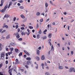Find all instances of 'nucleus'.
I'll return each mask as SVG.
<instances>
[{"label": "nucleus", "mask_w": 75, "mask_h": 75, "mask_svg": "<svg viewBox=\"0 0 75 75\" xmlns=\"http://www.w3.org/2000/svg\"><path fill=\"white\" fill-rule=\"evenodd\" d=\"M59 69H63V68H64V67L62 66H59Z\"/></svg>", "instance_id": "16"}, {"label": "nucleus", "mask_w": 75, "mask_h": 75, "mask_svg": "<svg viewBox=\"0 0 75 75\" xmlns=\"http://www.w3.org/2000/svg\"><path fill=\"white\" fill-rule=\"evenodd\" d=\"M45 8H47V7H48V3L47 2L45 3Z\"/></svg>", "instance_id": "14"}, {"label": "nucleus", "mask_w": 75, "mask_h": 75, "mask_svg": "<svg viewBox=\"0 0 75 75\" xmlns=\"http://www.w3.org/2000/svg\"><path fill=\"white\" fill-rule=\"evenodd\" d=\"M23 40V38H20L19 39H18V40L20 41H21Z\"/></svg>", "instance_id": "34"}, {"label": "nucleus", "mask_w": 75, "mask_h": 75, "mask_svg": "<svg viewBox=\"0 0 75 75\" xmlns=\"http://www.w3.org/2000/svg\"><path fill=\"white\" fill-rule=\"evenodd\" d=\"M21 9H24V7L23 6H20L19 7Z\"/></svg>", "instance_id": "36"}, {"label": "nucleus", "mask_w": 75, "mask_h": 75, "mask_svg": "<svg viewBox=\"0 0 75 75\" xmlns=\"http://www.w3.org/2000/svg\"><path fill=\"white\" fill-rule=\"evenodd\" d=\"M5 27L6 28H8V26L7 25H6Z\"/></svg>", "instance_id": "60"}, {"label": "nucleus", "mask_w": 75, "mask_h": 75, "mask_svg": "<svg viewBox=\"0 0 75 75\" xmlns=\"http://www.w3.org/2000/svg\"><path fill=\"white\" fill-rule=\"evenodd\" d=\"M74 70H75V68L74 67H71L69 68V72L70 73H71L73 72H74Z\"/></svg>", "instance_id": "2"}, {"label": "nucleus", "mask_w": 75, "mask_h": 75, "mask_svg": "<svg viewBox=\"0 0 75 75\" xmlns=\"http://www.w3.org/2000/svg\"><path fill=\"white\" fill-rule=\"evenodd\" d=\"M10 45L13 46V45H16V44L14 43L11 42L10 43Z\"/></svg>", "instance_id": "8"}, {"label": "nucleus", "mask_w": 75, "mask_h": 75, "mask_svg": "<svg viewBox=\"0 0 75 75\" xmlns=\"http://www.w3.org/2000/svg\"><path fill=\"white\" fill-rule=\"evenodd\" d=\"M35 59H37V60L40 61V57L38 56H36L35 57Z\"/></svg>", "instance_id": "11"}, {"label": "nucleus", "mask_w": 75, "mask_h": 75, "mask_svg": "<svg viewBox=\"0 0 75 75\" xmlns=\"http://www.w3.org/2000/svg\"><path fill=\"white\" fill-rule=\"evenodd\" d=\"M40 22H42V21H43V19H40Z\"/></svg>", "instance_id": "58"}, {"label": "nucleus", "mask_w": 75, "mask_h": 75, "mask_svg": "<svg viewBox=\"0 0 75 75\" xmlns=\"http://www.w3.org/2000/svg\"><path fill=\"white\" fill-rule=\"evenodd\" d=\"M6 31L5 30H3L2 31L1 33H4Z\"/></svg>", "instance_id": "53"}, {"label": "nucleus", "mask_w": 75, "mask_h": 75, "mask_svg": "<svg viewBox=\"0 0 75 75\" xmlns=\"http://www.w3.org/2000/svg\"><path fill=\"white\" fill-rule=\"evenodd\" d=\"M38 33L39 34H41L42 33V32H41V29L38 32Z\"/></svg>", "instance_id": "29"}, {"label": "nucleus", "mask_w": 75, "mask_h": 75, "mask_svg": "<svg viewBox=\"0 0 75 75\" xmlns=\"http://www.w3.org/2000/svg\"><path fill=\"white\" fill-rule=\"evenodd\" d=\"M8 6V4H6L4 7V9H3L1 10L0 11V12H1L2 13H4L6 10V9L7 8V6Z\"/></svg>", "instance_id": "1"}, {"label": "nucleus", "mask_w": 75, "mask_h": 75, "mask_svg": "<svg viewBox=\"0 0 75 75\" xmlns=\"http://www.w3.org/2000/svg\"><path fill=\"white\" fill-rule=\"evenodd\" d=\"M26 55H30V53H29L28 52L27 53H26Z\"/></svg>", "instance_id": "49"}, {"label": "nucleus", "mask_w": 75, "mask_h": 75, "mask_svg": "<svg viewBox=\"0 0 75 75\" xmlns=\"http://www.w3.org/2000/svg\"><path fill=\"white\" fill-rule=\"evenodd\" d=\"M40 38V35L38 34L37 35V38L38 39Z\"/></svg>", "instance_id": "28"}, {"label": "nucleus", "mask_w": 75, "mask_h": 75, "mask_svg": "<svg viewBox=\"0 0 75 75\" xmlns=\"http://www.w3.org/2000/svg\"><path fill=\"white\" fill-rule=\"evenodd\" d=\"M48 43H49V45H50L51 46V42H48Z\"/></svg>", "instance_id": "62"}, {"label": "nucleus", "mask_w": 75, "mask_h": 75, "mask_svg": "<svg viewBox=\"0 0 75 75\" xmlns=\"http://www.w3.org/2000/svg\"><path fill=\"white\" fill-rule=\"evenodd\" d=\"M19 34H18V32H17L16 34V38L17 39H18L20 37V35H19Z\"/></svg>", "instance_id": "5"}, {"label": "nucleus", "mask_w": 75, "mask_h": 75, "mask_svg": "<svg viewBox=\"0 0 75 75\" xmlns=\"http://www.w3.org/2000/svg\"><path fill=\"white\" fill-rule=\"evenodd\" d=\"M23 55V52H21L19 54H18V56L19 57H20V56H21Z\"/></svg>", "instance_id": "23"}, {"label": "nucleus", "mask_w": 75, "mask_h": 75, "mask_svg": "<svg viewBox=\"0 0 75 75\" xmlns=\"http://www.w3.org/2000/svg\"><path fill=\"white\" fill-rule=\"evenodd\" d=\"M25 67L27 69H28V66L27 65H25Z\"/></svg>", "instance_id": "52"}, {"label": "nucleus", "mask_w": 75, "mask_h": 75, "mask_svg": "<svg viewBox=\"0 0 75 75\" xmlns=\"http://www.w3.org/2000/svg\"><path fill=\"white\" fill-rule=\"evenodd\" d=\"M5 62H6V64H8V61H7V60Z\"/></svg>", "instance_id": "61"}, {"label": "nucleus", "mask_w": 75, "mask_h": 75, "mask_svg": "<svg viewBox=\"0 0 75 75\" xmlns=\"http://www.w3.org/2000/svg\"><path fill=\"white\" fill-rule=\"evenodd\" d=\"M2 66H3V64L1 63L0 64V68H1Z\"/></svg>", "instance_id": "48"}, {"label": "nucleus", "mask_w": 75, "mask_h": 75, "mask_svg": "<svg viewBox=\"0 0 75 75\" xmlns=\"http://www.w3.org/2000/svg\"><path fill=\"white\" fill-rule=\"evenodd\" d=\"M46 11L45 12V13H48V11H47V8H45Z\"/></svg>", "instance_id": "47"}, {"label": "nucleus", "mask_w": 75, "mask_h": 75, "mask_svg": "<svg viewBox=\"0 0 75 75\" xmlns=\"http://www.w3.org/2000/svg\"><path fill=\"white\" fill-rule=\"evenodd\" d=\"M35 68L37 69H38V64H36V66H35Z\"/></svg>", "instance_id": "22"}, {"label": "nucleus", "mask_w": 75, "mask_h": 75, "mask_svg": "<svg viewBox=\"0 0 75 75\" xmlns=\"http://www.w3.org/2000/svg\"><path fill=\"white\" fill-rule=\"evenodd\" d=\"M24 32H21V35H24Z\"/></svg>", "instance_id": "50"}, {"label": "nucleus", "mask_w": 75, "mask_h": 75, "mask_svg": "<svg viewBox=\"0 0 75 75\" xmlns=\"http://www.w3.org/2000/svg\"><path fill=\"white\" fill-rule=\"evenodd\" d=\"M15 27L16 28V29H17V28H18V27H19L18 25H16Z\"/></svg>", "instance_id": "39"}, {"label": "nucleus", "mask_w": 75, "mask_h": 75, "mask_svg": "<svg viewBox=\"0 0 75 75\" xmlns=\"http://www.w3.org/2000/svg\"><path fill=\"white\" fill-rule=\"evenodd\" d=\"M20 28H18V33H19V32H20Z\"/></svg>", "instance_id": "46"}, {"label": "nucleus", "mask_w": 75, "mask_h": 75, "mask_svg": "<svg viewBox=\"0 0 75 75\" xmlns=\"http://www.w3.org/2000/svg\"><path fill=\"white\" fill-rule=\"evenodd\" d=\"M30 61H28L26 63V62H24V63H23V65H25L27 64H28V65H29V62Z\"/></svg>", "instance_id": "10"}, {"label": "nucleus", "mask_w": 75, "mask_h": 75, "mask_svg": "<svg viewBox=\"0 0 75 75\" xmlns=\"http://www.w3.org/2000/svg\"><path fill=\"white\" fill-rule=\"evenodd\" d=\"M9 50L11 51H13V50H14V48L13 47L10 48Z\"/></svg>", "instance_id": "25"}, {"label": "nucleus", "mask_w": 75, "mask_h": 75, "mask_svg": "<svg viewBox=\"0 0 75 75\" xmlns=\"http://www.w3.org/2000/svg\"><path fill=\"white\" fill-rule=\"evenodd\" d=\"M3 28H1L0 29V33H1V31H3Z\"/></svg>", "instance_id": "51"}, {"label": "nucleus", "mask_w": 75, "mask_h": 75, "mask_svg": "<svg viewBox=\"0 0 75 75\" xmlns=\"http://www.w3.org/2000/svg\"><path fill=\"white\" fill-rule=\"evenodd\" d=\"M49 20H50V18H49L48 19H47L46 21V22H48V21H49Z\"/></svg>", "instance_id": "59"}, {"label": "nucleus", "mask_w": 75, "mask_h": 75, "mask_svg": "<svg viewBox=\"0 0 75 75\" xmlns=\"http://www.w3.org/2000/svg\"><path fill=\"white\" fill-rule=\"evenodd\" d=\"M1 45H2L0 43V51H1V50H2V47H1Z\"/></svg>", "instance_id": "18"}, {"label": "nucleus", "mask_w": 75, "mask_h": 75, "mask_svg": "<svg viewBox=\"0 0 75 75\" xmlns=\"http://www.w3.org/2000/svg\"><path fill=\"white\" fill-rule=\"evenodd\" d=\"M27 18H25L23 20V22H26V21H27Z\"/></svg>", "instance_id": "30"}, {"label": "nucleus", "mask_w": 75, "mask_h": 75, "mask_svg": "<svg viewBox=\"0 0 75 75\" xmlns=\"http://www.w3.org/2000/svg\"><path fill=\"white\" fill-rule=\"evenodd\" d=\"M42 67H44V64L43 63H42L41 65Z\"/></svg>", "instance_id": "63"}, {"label": "nucleus", "mask_w": 75, "mask_h": 75, "mask_svg": "<svg viewBox=\"0 0 75 75\" xmlns=\"http://www.w3.org/2000/svg\"><path fill=\"white\" fill-rule=\"evenodd\" d=\"M51 48H52L51 49V50H53V51H54V46L52 45L51 46Z\"/></svg>", "instance_id": "31"}, {"label": "nucleus", "mask_w": 75, "mask_h": 75, "mask_svg": "<svg viewBox=\"0 0 75 75\" xmlns=\"http://www.w3.org/2000/svg\"><path fill=\"white\" fill-rule=\"evenodd\" d=\"M24 52L26 54V53L28 52L27 51H26V50H24Z\"/></svg>", "instance_id": "56"}, {"label": "nucleus", "mask_w": 75, "mask_h": 75, "mask_svg": "<svg viewBox=\"0 0 75 75\" xmlns=\"http://www.w3.org/2000/svg\"><path fill=\"white\" fill-rule=\"evenodd\" d=\"M10 15L9 14H7L6 15V14H5V15L4 16V18H8V17H10Z\"/></svg>", "instance_id": "6"}, {"label": "nucleus", "mask_w": 75, "mask_h": 75, "mask_svg": "<svg viewBox=\"0 0 75 75\" xmlns=\"http://www.w3.org/2000/svg\"><path fill=\"white\" fill-rule=\"evenodd\" d=\"M47 63H48L49 64H50L51 63V62H50V61L47 60Z\"/></svg>", "instance_id": "43"}, {"label": "nucleus", "mask_w": 75, "mask_h": 75, "mask_svg": "<svg viewBox=\"0 0 75 75\" xmlns=\"http://www.w3.org/2000/svg\"><path fill=\"white\" fill-rule=\"evenodd\" d=\"M21 27H25V25L24 24H22L21 25Z\"/></svg>", "instance_id": "41"}, {"label": "nucleus", "mask_w": 75, "mask_h": 75, "mask_svg": "<svg viewBox=\"0 0 75 75\" xmlns=\"http://www.w3.org/2000/svg\"><path fill=\"white\" fill-rule=\"evenodd\" d=\"M29 28L30 29H33V27L31 26H29Z\"/></svg>", "instance_id": "45"}, {"label": "nucleus", "mask_w": 75, "mask_h": 75, "mask_svg": "<svg viewBox=\"0 0 75 75\" xmlns=\"http://www.w3.org/2000/svg\"><path fill=\"white\" fill-rule=\"evenodd\" d=\"M16 20V17H15L13 18V21H15Z\"/></svg>", "instance_id": "44"}, {"label": "nucleus", "mask_w": 75, "mask_h": 75, "mask_svg": "<svg viewBox=\"0 0 75 75\" xmlns=\"http://www.w3.org/2000/svg\"><path fill=\"white\" fill-rule=\"evenodd\" d=\"M1 4H3V3H4V0H1Z\"/></svg>", "instance_id": "38"}, {"label": "nucleus", "mask_w": 75, "mask_h": 75, "mask_svg": "<svg viewBox=\"0 0 75 75\" xmlns=\"http://www.w3.org/2000/svg\"><path fill=\"white\" fill-rule=\"evenodd\" d=\"M10 38V36L9 35H8L6 37V39H8Z\"/></svg>", "instance_id": "35"}, {"label": "nucleus", "mask_w": 75, "mask_h": 75, "mask_svg": "<svg viewBox=\"0 0 75 75\" xmlns=\"http://www.w3.org/2000/svg\"><path fill=\"white\" fill-rule=\"evenodd\" d=\"M17 75H21V74L20 73H18Z\"/></svg>", "instance_id": "64"}, {"label": "nucleus", "mask_w": 75, "mask_h": 75, "mask_svg": "<svg viewBox=\"0 0 75 75\" xmlns=\"http://www.w3.org/2000/svg\"><path fill=\"white\" fill-rule=\"evenodd\" d=\"M39 25H38V23H37L36 28H39Z\"/></svg>", "instance_id": "42"}, {"label": "nucleus", "mask_w": 75, "mask_h": 75, "mask_svg": "<svg viewBox=\"0 0 75 75\" xmlns=\"http://www.w3.org/2000/svg\"><path fill=\"white\" fill-rule=\"evenodd\" d=\"M20 16L22 18H25V17L23 15H21Z\"/></svg>", "instance_id": "15"}, {"label": "nucleus", "mask_w": 75, "mask_h": 75, "mask_svg": "<svg viewBox=\"0 0 75 75\" xmlns=\"http://www.w3.org/2000/svg\"><path fill=\"white\" fill-rule=\"evenodd\" d=\"M1 58L0 59H3L4 58V52H2L1 54Z\"/></svg>", "instance_id": "3"}, {"label": "nucleus", "mask_w": 75, "mask_h": 75, "mask_svg": "<svg viewBox=\"0 0 75 75\" xmlns=\"http://www.w3.org/2000/svg\"><path fill=\"white\" fill-rule=\"evenodd\" d=\"M71 54L72 55H73V54H74V52H73V51H71Z\"/></svg>", "instance_id": "54"}, {"label": "nucleus", "mask_w": 75, "mask_h": 75, "mask_svg": "<svg viewBox=\"0 0 75 75\" xmlns=\"http://www.w3.org/2000/svg\"><path fill=\"white\" fill-rule=\"evenodd\" d=\"M36 15L37 16H40V13L39 12H38L36 13Z\"/></svg>", "instance_id": "20"}, {"label": "nucleus", "mask_w": 75, "mask_h": 75, "mask_svg": "<svg viewBox=\"0 0 75 75\" xmlns=\"http://www.w3.org/2000/svg\"><path fill=\"white\" fill-rule=\"evenodd\" d=\"M21 29L22 30H24L25 29V28L24 27H22L21 28Z\"/></svg>", "instance_id": "33"}, {"label": "nucleus", "mask_w": 75, "mask_h": 75, "mask_svg": "<svg viewBox=\"0 0 75 75\" xmlns=\"http://www.w3.org/2000/svg\"><path fill=\"white\" fill-rule=\"evenodd\" d=\"M12 5V1H11L9 2V6H10Z\"/></svg>", "instance_id": "27"}, {"label": "nucleus", "mask_w": 75, "mask_h": 75, "mask_svg": "<svg viewBox=\"0 0 75 75\" xmlns=\"http://www.w3.org/2000/svg\"><path fill=\"white\" fill-rule=\"evenodd\" d=\"M50 3L52 4V5H53V3H52V1H50Z\"/></svg>", "instance_id": "40"}, {"label": "nucleus", "mask_w": 75, "mask_h": 75, "mask_svg": "<svg viewBox=\"0 0 75 75\" xmlns=\"http://www.w3.org/2000/svg\"><path fill=\"white\" fill-rule=\"evenodd\" d=\"M42 39V40H46L47 39V37L46 36H45L44 37H42L41 38Z\"/></svg>", "instance_id": "12"}, {"label": "nucleus", "mask_w": 75, "mask_h": 75, "mask_svg": "<svg viewBox=\"0 0 75 75\" xmlns=\"http://www.w3.org/2000/svg\"><path fill=\"white\" fill-rule=\"evenodd\" d=\"M18 2L20 3H23V1L22 0H21L20 1H18Z\"/></svg>", "instance_id": "26"}, {"label": "nucleus", "mask_w": 75, "mask_h": 75, "mask_svg": "<svg viewBox=\"0 0 75 75\" xmlns=\"http://www.w3.org/2000/svg\"><path fill=\"white\" fill-rule=\"evenodd\" d=\"M15 51L16 52H18V49H15Z\"/></svg>", "instance_id": "24"}, {"label": "nucleus", "mask_w": 75, "mask_h": 75, "mask_svg": "<svg viewBox=\"0 0 75 75\" xmlns=\"http://www.w3.org/2000/svg\"><path fill=\"white\" fill-rule=\"evenodd\" d=\"M52 33H49L48 35V37L50 38H51L52 37Z\"/></svg>", "instance_id": "7"}, {"label": "nucleus", "mask_w": 75, "mask_h": 75, "mask_svg": "<svg viewBox=\"0 0 75 75\" xmlns=\"http://www.w3.org/2000/svg\"><path fill=\"white\" fill-rule=\"evenodd\" d=\"M16 63H15V64L16 65V64H18V59H16Z\"/></svg>", "instance_id": "13"}, {"label": "nucleus", "mask_w": 75, "mask_h": 75, "mask_svg": "<svg viewBox=\"0 0 75 75\" xmlns=\"http://www.w3.org/2000/svg\"><path fill=\"white\" fill-rule=\"evenodd\" d=\"M8 47V46H6V51H8V48H7Z\"/></svg>", "instance_id": "37"}, {"label": "nucleus", "mask_w": 75, "mask_h": 75, "mask_svg": "<svg viewBox=\"0 0 75 75\" xmlns=\"http://www.w3.org/2000/svg\"><path fill=\"white\" fill-rule=\"evenodd\" d=\"M47 29H45V30H44V31H43V33L44 34H46V33H45V32H47Z\"/></svg>", "instance_id": "19"}, {"label": "nucleus", "mask_w": 75, "mask_h": 75, "mask_svg": "<svg viewBox=\"0 0 75 75\" xmlns=\"http://www.w3.org/2000/svg\"><path fill=\"white\" fill-rule=\"evenodd\" d=\"M31 59V58L30 57H27L26 58V60H27L28 61H30Z\"/></svg>", "instance_id": "17"}, {"label": "nucleus", "mask_w": 75, "mask_h": 75, "mask_svg": "<svg viewBox=\"0 0 75 75\" xmlns=\"http://www.w3.org/2000/svg\"><path fill=\"white\" fill-rule=\"evenodd\" d=\"M40 50H37V55H39V54H40Z\"/></svg>", "instance_id": "21"}, {"label": "nucleus", "mask_w": 75, "mask_h": 75, "mask_svg": "<svg viewBox=\"0 0 75 75\" xmlns=\"http://www.w3.org/2000/svg\"><path fill=\"white\" fill-rule=\"evenodd\" d=\"M45 75H50V73H49L47 72L45 73Z\"/></svg>", "instance_id": "32"}, {"label": "nucleus", "mask_w": 75, "mask_h": 75, "mask_svg": "<svg viewBox=\"0 0 75 75\" xmlns=\"http://www.w3.org/2000/svg\"><path fill=\"white\" fill-rule=\"evenodd\" d=\"M38 50H41V47H39L38 48Z\"/></svg>", "instance_id": "57"}, {"label": "nucleus", "mask_w": 75, "mask_h": 75, "mask_svg": "<svg viewBox=\"0 0 75 75\" xmlns=\"http://www.w3.org/2000/svg\"><path fill=\"white\" fill-rule=\"evenodd\" d=\"M41 59L42 60H44L45 59V56L44 55H42L41 57Z\"/></svg>", "instance_id": "9"}, {"label": "nucleus", "mask_w": 75, "mask_h": 75, "mask_svg": "<svg viewBox=\"0 0 75 75\" xmlns=\"http://www.w3.org/2000/svg\"><path fill=\"white\" fill-rule=\"evenodd\" d=\"M23 57L24 58H26L27 57V55H26V54H24Z\"/></svg>", "instance_id": "55"}, {"label": "nucleus", "mask_w": 75, "mask_h": 75, "mask_svg": "<svg viewBox=\"0 0 75 75\" xmlns=\"http://www.w3.org/2000/svg\"><path fill=\"white\" fill-rule=\"evenodd\" d=\"M13 68H12L11 69L9 70L8 71L9 72V73L10 75H12V73H11V72H12V71H13Z\"/></svg>", "instance_id": "4"}]
</instances>
